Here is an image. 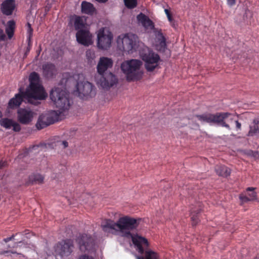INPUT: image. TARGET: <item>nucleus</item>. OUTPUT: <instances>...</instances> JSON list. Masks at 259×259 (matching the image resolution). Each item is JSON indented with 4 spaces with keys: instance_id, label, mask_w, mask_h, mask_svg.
<instances>
[{
    "instance_id": "obj_1",
    "label": "nucleus",
    "mask_w": 259,
    "mask_h": 259,
    "mask_svg": "<svg viewBox=\"0 0 259 259\" xmlns=\"http://www.w3.org/2000/svg\"><path fill=\"white\" fill-rule=\"evenodd\" d=\"M141 219H135L128 215L119 218L116 222L107 220L101 226L103 230L121 237L132 239L136 250L142 256L137 255V259H160L159 254L148 248L147 239L138 235H133L131 232L137 229Z\"/></svg>"
},
{
    "instance_id": "obj_2",
    "label": "nucleus",
    "mask_w": 259,
    "mask_h": 259,
    "mask_svg": "<svg viewBox=\"0 0 259 259\" xmlns=\"http://www.w3.org/2000/svg\"><path fill=\"white\" fill-rule=\"evenodd\" d=\"M30 84L24 93V97L30 104L37 105L39 101L45 100L47 97L44 88L39 82V77L35 72H32L29 76Z\"/></svg>"
},
{
    "instance_id": "obj_3",
    "label": "nucleus",
    "mask_w": 259,
    "mask_h": 259,
    "mask_svg": "<svg viewBox=\"0 0 259 259\" xmlns=\"http://www.w3.org/2000/svg\"><path fill=\"white\" fill-rule=\"evenodd\" d=\"M196 117L202 123L217 124L222 127H225L229 130L231 129L229 123L234 121L236 123V130H241V123L236 119L235 115L229 112H219L215 114L206 113L196 115Z\"/></svg>"
},
{
    "instance_id": "obj_4",
    "label": "nucleus",
    "mask_w": 259,
    "mask_h": 259,
    "mask_svg": "<svg viewBox=\"0 0 259 259\" xmlns=\"http://www.w3.org/2000/svg\"><path fill=\"white\" fill-rule=\"evenodd\" d=\"M142 65L141 60L136 59L125 60L121 63L120 68L127 81H136L142 78L143 74Z\"/></svg>"
},
{
    "instance_id": "obj_5",
    "label": "nucleus",
    "mask_w": 259,
    "mask_h": 259,
    "mask_svg": "<svg viewBox=\"0 0 259 259\" xmlns=\"http://www.w3.org/2000/svg\"><path fill=\"white\" fill-rule=\"evenodd\" d=\"M50 96L56 108L59 109L60 113L69 109L70 106L69 96L62 88L57 87L53 89Z\"/></svg>"
},
{
    "instance_id": "obj_6",
    "label": "nucleus",
    "mask_w": 259,
    "mask_h": 259,
    "mask_svg": "<svg viewBox=\"0 0 259 259\" xmlns=\"http://www.w3.org/2000/svg\"><path fill=\"white\" fill-rule=\"evenodd\" d=\"M138 42L137 36L132 33L121 34L117 38L118 49L128 54H132L136 50Z\"/></svg>"
},
{
    "instance_id": "obj_7",
    "label": "nucleus",
    "mask_w": 259,
    "mask_h": 259,
    "mask_svg": "<svg viewBox=\"0 0 259 259\" xmlns=\"http://www.w3.org/2000/svg\"><path fill=\"white\" fill-rule=\"evenodd\" d=\"M140 57L145 63V66L148 71H152L159 65V56L148 48H144L140 54Z\"/></svg>"
},
{
    "instance_id": "obj_8",
    "label": "nucleus",
    "mask_w": 259,
    "mask_h": 259,
    "mask_svg": "<svg viewBox=\"0 0 259 259\" xmlns=\"http://www.w3.org/2000/svg\"><path fill=\"white\" fill-rule=\"evenodd\" d=\"M74 248L73 241L71 239L63 240L56 244L54 247L55 255L62 258L71 255Z\"/></svg>"
},
{
    "instance_id": "obj_9",
    "label": "nucleus",
    "mask_w": 259,
    "mask_h": 259,
    "mask_svg": "<svg viewBox=\"0 0 259 259\" xmlns=\"http://www.w3.org/2000/svg\"><path fill=\"white\" fill-rule=\"evenodd\" d=\"M13 248H19L20 250H22L23 253L16 251L9 250L2 252L1 254L10 253V255L17 259L25 257L23 253H27L31 251H35V246L34 244L25 242L24 241H19L15 244Z\"/></svg>"
},
{
    "instance_id": "obj_10",
    "label": "nucleus",
    "mask_w": 259,
    "mask_h": 259,
    "mask_svg": "<svg viewBox=\"0 0 259 259\" xmlns=\"http://www.w3.org/2000/svg\"><path fill=\"white\" fill-rule=\"evenodd\" d=\"M113 35L109 29L102 28L97 33V47L102 50H107L111 45Z\"/></svg>"
},
{
    "instance_id": "obj_11",
    "label": "nucleus",
    "mask_w": 259,
    "mask_h": 259,
    "mask_svg": "<svg viewBox=\"0 0 259 259\" xmlns=\"http://www.w3.org/2000/svg\"><path fill=\"white\" fill-rule=\"evenodd\" d=\"M76 242L82 252L90 253L94 251L95 249L94 239L88 234L80 235L76 239Z\"/></svg>"
},
{
    "instance_id": "obj_12",
    "label": "nucleus",
    "mask_w": 259,
    "mask_h": 259,
    "mask_svg": "<svg viewBox=\"0 0 259 259\" xmlns=\"http://www.w3.org/2000/svg\"><path fill=\"white\" fill-rule=\"evenodd\" d=\"M100 76L101 77L97 80V83L104 89H109L118 82V79L116 76L110 72Z\"/></svg>"
},
{
    "instance_id": "obj_13",
    "label": "nucleus",
    "mask_w": 259,
    "mask_h": 259,
    "mask_svg": "<svg viewBox=\"0 0 259 259\" xmlns=\"http://www.w3.org/2000/svg\"><path fill=\"white\" fill-rule=\"evenodd\" d=\"M76 89L80 96L82 95L86 98L93 97L96 94L95 87L88 81L78 82Z\"/></svg>"
},
{
    "instance_id": "obj_14",
    "label": "nucleus",
    "mask_w": 259,
    "mask_h": 259,
    "mask_svg": "<svg viewBox=\"0 0 259 259\" xmlns=\"http://www.w3.org/2000/svg\"><path fill=\"white\" fill-rule=\"evenodd\" d=\"M76 37L77 41L84 46H89L93 43V36L88 28L77 31Z\"/></svg>"
},
{
    "instance_id": "obj_15",
    "label": "nucleus",
    "mask_w": 259,
    "mask_h": 259,
    "mask_svg": "<svg viewBox=\"0 0 259 259\" xmlns=\"http://www.w3.org/2000/svg\"><path fill=\"white\" fill-rule=\"evenodd\" d=\"M113 64V60L111 58L106 57H101L97 66V70L99 75H103L105 73H109L107 70L112 67Z\"/></svg>"
},
{
    "instance_id": "obj_16",
    "label": "nucleus",
    "mask_w": 259,
    "mask_h": 259,
    "mask_svg": "<svg viewBox=\"0 0 259 259\" xmlns=\"http://www.w3.org/2000/svg\"><path fill=\"white\" fill-rule=\"evenodd\" d=\"M19 121L22 124H27L32 120L34 113L29 109L20 108L17 111Z\"/></svg>"
},
{
    "instance_id": "obj_17",
    "label": "nucleus",
    "mask_w": 259,
    "mask_h": 259,
    "mask_svg": "<svg viewBox=\"0 0 259 259\" xmlns=\"http://www.w3.org/2000/svg\"><path fill=\"white\" fill-rule=\"evenodd\" d=\"M42 75L47 79L54 77L57 74L56 66L52 63H46L42 65Z\"/></svg>"
},
{
    "instance_id": "obj_18",
    "label": "nucleus",
    "mask_w": 259,
    "mask_h": 259,
    "mask_svg": "<svg viewBox=\"0 0 259 259\" xmlns=\"http://www.w3.org/2000/svg\"><path fill=\"white\" fill-rule=\"evenodd\" d=\"M0 125L6 129H10L13 127L15 132H19L21 130L20 125L17 122L12 119L3 118L0 120Z\"/></svg>"
},
{
    "instance_id": "obj_19",
    "label": "nucleus",
    "mask_w": 259,
    "mask_h": 259,
    "mask_svg": "<svg viewBox=\"0 0 259 259\" xmlns=\"http://www.w3.org/2000/svg\"><path fill=\"white\" fill-rule=\"evenodd\" d=\"M155 47L159 52H164L166 49V39L160 31L156 33Z\"/></svg>"
},
{
    "instance_id": "obj_20",
    "label": "nucleus",
    "mask_w": 259,
    "mask_h": 259,
    "mask_svg": "<svg viewBox=\"0 0 259 259\" xmlns=\"http://www.w3.org/2000/svg\"><path fill=\"white\" fill-rule=\"evenodd\" d=\"M255 188L248 187L246 189L245 194L242 193L239 196V198L242 202H246L248 201H253L256 199V193L254 191Z\"/></svg>"
},
{
    "instance_id": "obj_21",
    "label": "nucleus",
    "mask_w": 259,
    "mask_h": 259,
    "mask_svg": "<svg viewBox=\"0 0 259 259\" xmlns=\"http://www.w3.org/2000/svg\"><path fill=\"white\" fill-rule=\"evenodd\" d=\"M15 8V2L14 0H6L1 5L2 13L7 16L12 14Z\"/></svg>"
},
{
    "instance_id": "obj_22",
    "label": "nucleus",
    "mask_w": 259,
    "mask_h": 259,
    "mask_svg": "<svg viewBox=\"0 0 259 259\" xmlns=\"http://www.w3.org/2000/svg\"><path fill=\"white\" fill-rule=\"evenodd\" d=\"M138 21L142 25L146 30H152L154 28V23L143 13H140L137 16Z\"/></svg>"
},
{
    "instance_id": "obj_23",
    "label": "nucleus",
    "mask_w": 259,
    "mask_h": 259,
    "mask_svg": "<svg viewBox=\"0 0 259 259\" xmlns=\"http://www.w3.org/2000/svg\"><path fill=\"white\" fill-rule=\"evenodd\" d=\"M45 114H42L39 117L38 121L36 124V127L39 129H42L44 127L53 123V120H49Z\"/></svg>"
},
{
    "instance_id": "obj_24",
    "label": "nucleus",
    "mask_w": 259,
    "mask_h": 259,
    "mask_svg": "<svg viewBox=\"0 0 259 259\" xmlns=\"http://www.w3.org/2000/svg\"><path fill=\"white\" fill-rule=\"evenodd\" d=\"M24 92L22 93V95L16 94L15 97L11 99L9 102L8 107L10 108H14L19 106L22 102L23 98L26 100L24 97Z\"/></svg>"
},
{
    "instance_id": "obj_25",
    "label": "nucleus",
    "mask_w": 259,
    "mask_h": 259,
    "mask_svg": "<svg viewBox=\"0 0 259 259\" xmlns=\"http://www.w3.org/2000/svg\"><path fill=\"white\" fill-rule=\"evenodd\" d=\"M95 9L91 3L82 2L81 3V11L83 13L92 15L94 14Z\"/></svg>"
},
{
    "instance_id": "obj_26",
    "label": "nucleus",
    "mask_w": 259,
    "mask_h": 259,
    "mask_svg": "<svg viewBox=\"0 0 259 259\" xmlns=\"http://www.w3.org/2000/svg\"><path fill=\"white\" fill-rule=\"evenodd\" d=\"M74 27L75 30L77 31L87 28L85 26V20L83 17L76 16H75Z\"/></svg>"
},
{
    "instance_id": "obj_27",
    "label": "nucleus",
    "mask_w": 259,
    "mask_h": 259,
    "mask_svg": "<svg viewBox=\"0 0 259 259\" xmlns=\"http://www.w3.org/2000/svg\"><path fill=\"white\" fill-rule=\"evenodd\" d=\"M215 170L219 176L224 177H227L230 174V169L224 165H217Z\"/></svg>"
},
{
    "instance_id": "obj_28",
    "label": "nucleus",
    "mask_w": 259,
    "mask_h": 259,
    "mask_svg": "<svg viewBox=\"0 0 259 259\" xmlns=\"http://www.w3.org/2000/svg\"><path fill=\"white\" fill-rule=\"evenodd\" d=\"M15 26V23L14 21L11 20L8 22L6 31L9 38H11L14 34Z\"/></svg>"
},
{
    "instance_id": "obj_29",
    "label": "nucleus",
    "mask_w": 259,
    "mask_h": 259,
    "mask_svg": "<svg viewBox=\"0 0 259 259\" xmlns=\"http://www.w3.org/2000/svg\"><path fill=\"white\" fill-rule=\"evenodd\" d=\"M44 179V177L38 174H32L29 176V181L32 183L40 184L43 182Z\"/></svg>"
},
{
    "instance_id": "obj_30",
    "label": "nucleus",
    "mask_w": 259,
    "mask_h": 259,
    "mask_svg": "<svg viewBox=\"0 0 259 259\" xmlns=\"http://www.w3.org/2000/svg\"><path fill=\"white\" fill-rule=\"evenodd\" d=\"M199 210L200 209L196 210L194 208H192L191 210V219L193 225H196L198 222V218L196 214L198 213Z\"/></svg>"
},
{
    "instance_id": "obj_31",
    "label": "nucleus",
    "mask_w": 259,
    "mask_h": 259,
    "mask_svg": "<svg viewBox=\"0 0 259 259\" xmlns=\"http://www.w3.org/2000/svg\"><path fill=\"white\" fill-rule=\"evenodd\" d=\"M254 125L250 127V130L248 133L249 136H253L254 134L259 132V121L254 120Z\"/></svg>"
},
{
    "instance_id": "obj_32",
    "label": "nucleus",
    "mask_w": 259,
    "mask_h": 259,
    "mask_svg": "<svg viewBox=\"0 0 259 259\" xmlns=\"http://www.w3.org/2000/svg\"><path fill=\"white\" fill-rule=\"evenodd\" d=\"M45 114L49 120H53V123L58 120V114L56 111H51Z\"/></svg>"
},
{
    "instance_id": "obj_33",
    "label": "nucleus",
    "mask_w": 259,
    "mask_h": 259,
    "mask_svg": "<svg viewBox=\"0 0 259 259\" xmlns=\"http://www.w3.org/2000/svg\"><path fill=\"white\" fill-rule=\"evenodd\" d=\"M86 57L89 62H92L96 58L95 51L92 50H88L86 52Z\"/></svg>"
},
{
    "instance_id": "obj_34",
    "label": "nucleus",
    "mask_w": 259,
    "mask_h": 259,
    "mask_svg": "<svg viewBox=\"0 0 259 259\" xmlns=\"http://www.w3.org/2000/svg\"><path fill=\"white\" fill-rule=\"evenodd\" d=\"M125 6L130 9H133L136 7L137 4V0H124Z\"/></svg>"
},
{
    "instance_id": "obj_35",
    "label": "nucleus",
    "mask_w": 259,
    "mask_h": 259,
    "mask_svg": "<svg viewBox=\"0 0 259 259\" xmlns=\"http://www.w3.org/2000/svg\"><path fill=\"white\" fill-rule=\"evenodd\" d=\"M164 12H165V14L166 15V16L167 17L168 21L169 22H171L172 21L173 19H172V16L170 13V12L169 11V10L168 9H165Z\"/></svg>"
},
{
    "instance_id": "obj_36",
    "label": "nucleus",
    "mask_w": 259,
    "mask_h": 259,
    "mask_svg": "<svg viewBox=\"0 0 259 259\" xmlns=\"http://www.w3.org/2000/svg\"><path fill=\"white\" fill-rule=\"evenodd\" d=\"M6 38V35L3 30L0 29V40H4Z\"/></svg>"
},
{
    "instance_id": "obj_37",
    "label": "nucleus",
    "mask_w": 259,
    "mask_h": 259,
    "mask_svg": "<svg viewBox=\"0 0 259 259\" xmlns=\"http://www.w3.org/2000/svg\"><path fill=\"white\" fill-rule=\"evenodd\" d=\"M79 259H94V258L89 255H82L79 257Z\"/></svg>"
},
{
    "instance_id": "obj_38",
    "label": "nucleus",
    "mask_w": 259,
    "mask_h": 259,
    "mask_svg": "<svg viewBox=\"0 0 259 259\" xmlns=\"http://www.w3.org/2000/svg\"><path fill=\"white\" fill-rule=\"evenodd\" d=\"M14 239V235H12L11 237H8V238H5L4 239V241L5 242H8L13 239Z\"/></svg>"
},
{
    "instance_id": "obj_39",
    "label": "nucleus",
    "mask_w": 259,
    "mask_h": 259,
    "mask_svg": "<svg viewBox=\"0 0 259 259\" xmlns=\"http://www.w3.org/2000/svg\"><path fill=\"white\" fill-rule=\"evenodd\" d=\"M227 3L229 6H233L235 4V0H227Z\"/></svg>"
},
{
    "instance_id": "obj_40",
    "label": "nucleus",
    "mask_w": 259,
    "mask_h": 259,
    "mask_svg": "<svg viewBox=\"0 0 259 259\" xmlns=\"http://www.w3.org/2000/svg\"><path fill=\"white\" fill-rule=\"evenodd\" d=\"M28 27H29V29L28 30V33H29V37H30V35L31 34H32V29H31V27H30V24H28Z\"/></svg>"
},
{
    "instance_id": "obj_41",
    "label": "nucleus",
    "mask_w": 259,
    "mask_h": 259,
    "mask_svg": "<svg viewBox=\"0 0 259 259\" xmlns=\"http://www.w3.org/2000/svg\"><path fill=\"white\" fill-rule=\"evenodd\" d=\"M62 145H63L64 147V148H66V147H67L68 146V143L67 142L64 141H63L62 143Z\"/></svg>"
},
{
    "instance_id": "obj_42",
    "label": "nucleus",
    "mask_w": 259,
    "mask_h": 259,
    "mask_svg": "<svg viewBox=\"0 0 259 259\" xmlns=\"http://www.w3.org/2000/svg\"><path fill=\"white\" fill-rule=\"evenodd\" d=\"M4 166V163L0 162V168Z\"/></svg>"
},
{
    "instance_id": "obj_43",
    "label": "nucleus",
    "mask_w": 259,
    "mask_h": 259,
    "mask_svg": "<svg viewBox=\"0 0 259 259\" xmlns=\"http://www.w3.org/2000/svg\"><path fill=\"white\" fill-rule=\"evenodd\" d=\"M2 116V114L1 112L0 111V117H1Z\"/></svg>"
}]
</instances>
